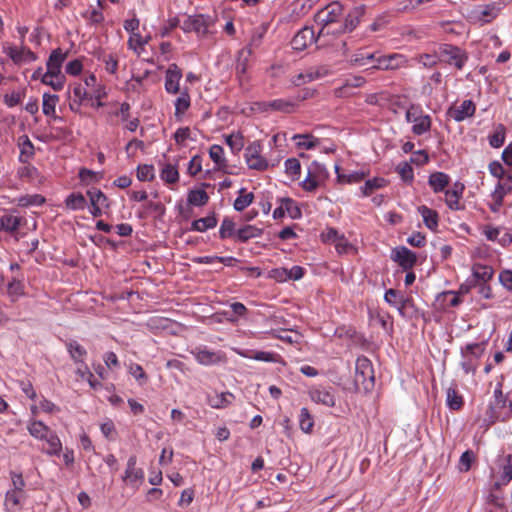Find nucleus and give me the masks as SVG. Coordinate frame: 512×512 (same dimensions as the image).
<instances>
[{
	"mask_svg": "<svg viewBox=\"0 0 512 512\" xmlns=\"http://www.w3.org/2000/svg\"><path fill=\"white\" fill-rule=\"evenodd\" d=\"M25 497V492L10 490L6 493L5 507L8 512H19L21 509V500Z\"/></svg>",
	"mask_w": 512,
	"mask_h": 512,
	"instance_id": "23",
	"label": "nucleus"
},
{
	"mask_svg": "<svg viewBox=\"0 0 512 512\" xmlns=\"http://www.w3.org/2000/svg\"><path fill=\"white\" fill-rule=\"evenodd\" d=\"M68 53L63 52L61 48L54 49L46 63L47 66V77L48 76H57L58 74H62L61 68L63 62L66 60Z\"/></svg>",
	"mask_w": 512,
	"mask_h": 512,
	"instance_id": "16",
	"label": "nucleus"
},
{
	"mask_svg": "<svg viewBox=\"0 0 512 512\" xmlns=\"http://www.w3.org/2000/svg\"><path fill=\"white\" fill-rule=\"evenodd\" d=\"M406 63L405 57L401 54L382 55L377 61L378 70H395Z\"/></svg>",
	"mask_w": 512,
	"mask_h": 512,
	"instance_id": "18",
	"label": "nucleus"
},
{
	"mask_svg": "<svg viewBox=\"0 0 512 512\" xmlns=\"http://www.w3.org/2000/svg\"><path fill=\"white\" fill-rule=\"evenodd\" d=\"M369 49L368 48H361L358 49L350 58V62L352 65L357 67H365L366 66V60L369 58Z\"/></svg>",
	"mask_w": 512,
	"mask_h": 512,
	"instance_id": "60",
	"label": "nucleus"
},
{
	"mask_svg": "<svg viewBox=\"0 0 512 512\" xmlns=\"http://www.w3.org/2000/svg\"><path fill=\"white\" fill-rule=\"evenodd\" d=\"M506 137V128L503 124H498L495 127L494 132L489 135L488 140L489 144L493 148H500L504 142Z\"/></svg>",
	"mask_w": 512,
	"mask_h": 512,
	"instance_id": "41",
	"label": "nucleus"
},
{
	"mask_svg": "<svg viewBox=\"0 0 512 512\" xmlns=\"http://www.w3.org/2000/svg\"><path fill=\"white\" fill-rule=\"evenodd\" d=\"M501 480L503 484H508L512 480V454H508L504 459Z\"/></svg>",
	"mask_w": 512,
	"mask_h": 512,
	"instance_id": "64",
	"label": "nucleus"
},
{
	"mask_svg": "<svg viewBox=\"0 0 512 512\" xmlns=\"http://www.w3.org/2000/svg\"><path fill=\"white\" fill-rule=\"evenodd\" d=\"M91 205H98L104 208H109L110 203L107 196L99 189L92 188L87 191Z\"/></svg>",
	"mask_w": 512,
	"mask_h": 512,
	"instance_id": "45",
	"label": "nucleus"
},
{
	"mask_svg": "<svg viewBox=\"0 0 512 512\" xmlns=\"http://www.w3.org/2000/svg\"><path fill=\"white\" fill-rule=\"evenodd\" d=\"M27 429L32 437L39 440H44V438L52 431L50 427L38 420L30 421Z\"/></svg>",
	"mask_w": 512,
	"mask_h": 512,
	"instance_id": "26",
	"label": "nucleus"
},
{
	"mask_svg": "<svg viewBox=\"0 0 512 512\" xmlns=\"http://www.w3.org/2000/svg\"><path fill=\"white\" fill-rule=\"evenodd\" d=\"M440 55L444 60L461 70L468 61V54L465 50L451 44H444L440 47Z\"/></svg>",
	"mask_w": 512,
	"mask_h": 512,
	"instance_id": "6",
	"label": "nucleus"
},
{
	"mask_svg": "<svg viewBox=\"0 0 512 512\" xmlns=\"http://www.w3.org/2000/svg\"><path fill=\"white\" fill-rule=\"evenodd\" d=\"M45 203V198L40 194L25 195L18 199V205L21 207L40 206Z\"/></svg>",
	"mask_w": 512,
	"mask_h": 512,
	"instance_id": "54",
	"label": "nucleus"
},
{
	"mask_svg": "<svg viewBox=\"0 0 512 512\" xmlns=\"http://www.w3.org/2000/svg\"><path fill=\"white\" fill-rule=\"evenodd\" d=\"M234 395L230 392H222L217 394L215 397L208 398V404L215 409H222L229 406L232 403Z\"/></svg>",
	"mask_w": 512,
	"mask_h": 512,
	"instance_id": "32",
	"label": "nucleus"
},
{
	"mask_svg": "<svg viewBox=\"0 0 512 512\" xmlns=\"http://www.w3.org/2000/svg\"><path fill=\"white\" fill-rule=\"evenodd\" d=\"M484 354L483 343H472L462 348V355L464 358H472L474 361L479 359Z\"/></svg>",
	"mask_w": 512,
	"mask_h": 512,
	"instance_id": "44",
	"label": "nucleus"
},
{
	"mask_svg": "<svg viewBox=\"0 0 512 512\" xmlns=\"http://www.w3.org/2000/svg\"><path fill=\"white\" fill-rule=\"evenodd\" d=\"M417 210L420 213V215L422 216L425 226L428 229L435 231L437 229L438 223H439L438 212L436 210H433V209L425 206V205L419 206L417 208Z\"/></svg>",
	"mask_w": 512,
	"mask_h": 512,
	"instance_id": "20",
	"label": "nucleus"
},
{
	"mask_svg": "<svg viewBox=\"0 0 512 512\" xmlns=\"http://www.w3.org/2000/svg\"><path fill=\"white\" fill-rule=\"evenodd\" d=\"M387 185V180L382 177H374L365 181L361 187L363 196H370L375 190L383 188Z\"/></svg>",
	"mask_w": 512,
	"mask_h": 512,
	"instance_id": "33",
	"label": "nucleus"
},
{
	"mask_svg": "<svg viewBox=\"0 0 512 512\" xmlns=\"http://www.w3.org/2000/svg\"><path fill=\"white\" fill-rule=\"evenodd\" d=\"M182 78V70L177 64L169 65L165 73V90L169 94H177L180 90V80Z\"/></svg>",
	"mask_w": 512,
	"mask_h": 512,
	"instance_id": "13",
	"label": "nucleus"
},
{
	"mask_svg": "<svg viewBox=\"0 0 512 512\" xmlns=\"http://www.w3.org/2000/svg\"><path fill=\"white\" fill-rule=\"evenodd\" d=\"M58 101H59L58 95L44 93L43 94V104H42L43 113L46 116H51L53 118H56L55 108H56V104L58 103Z\"/></svg>",
	"mask_w": 512,
	"mask_h": 512,
	"instance_id": "34",
	"label": "nucleus"
},
{
	"mask_svg": "<svg viewBox=\"0 0 512 512\" xmlns=\"http://www.w3.org/2000/svg\"><path fill=\"white\" fill-rule=\"evenodd\" d=\"M65 204L68 209L83 210L87 205V201L82 193L74 192L67 196Z\"/></svg>",
	"mask_w": 512,
	"mask_h": 512,
	"instance_id": "35",
	"label": "nucleus"
},
{
	"mask_svg": "<svg viewBox=\"0 0 512 512\" xmlns=\"http://www.w3.org/2000/svg\"><path fill=\"white\" fill-rule=\"evenodd\" d=\"M344 7L341 3L331 2L314 15V22L318 26V38L334 35L343 18Z\"/></svg>",
	"mask_w": 512,
	"mask_h": 512,
	"instance_id": "1",
	"label": "nucleus"
},
{
	"mask_svg": "<svg viewBox=\"0 0 512 512\" xmlns=\"http://www.w3.org/2000/svg\"><path fill=\"white\" fill-rule=\"evenodd\" d=\"M368 173L364 171H356L350 174H338V180L343 183H360L365 179Z\"/></svg>",
	"mask_w": 512,
	"mask_h": 512,
	"instance_id": "61",
	"label": "nucleus"
},
{
	"mask_svg": "<svg viewBox=\"0 0 512 512\" xmlns=\"http://www.w3.org/2000/svg\"><path fill=\"white\" fill-rule=\"evenodd\" d=\"M374 384L375 376L371 361L365 356L358 357L355 363L354 377L356 390L369 392L374 388Z\"/></svg>",
	"mask_w": 512,
	"mask_h": 512,
	"instance_id": "2",
	"label": "nucleus"
},
{
	"mask_svg": "<svg viewBox=\"0 0 512 512\" xmlns=\"http://www.w3.org/2000/svg\"><path fill=\"white\" fill-rule=\"evenodd\" d=\"M450 182L449 176L444 172H434L428 178V184L435 193L444 191Z\"/></svg>",
	"mask_w": 512,
	"mask_h": 512,
	"instance_id": "22",
	"label": "nucleus"
},
{
	"mask_svg": "<svg viewBox=\"0 0 512 512\" xmlns=\"http://www.w3.org/2000/svg\"><path fill=\"white\" fill-rule=\"evenodd\" d=\"M512 191V184L507 182L499 181L491 194L492 200H497L498 202H502L504 197Z\"/></svg>",
	"mask_w": 512,
	"mask_h": 512,
	"instance_id": "52",
	"label": "nucleus"
},
{
	"mask_svg": "<svg viewBox=\"0 0 512 512\" xmlns=\"http://www.w3.org/2000/svg\"><path fill=\"white\" fill-rule=\"evenodd\" d=\"M470 287L462 284L458 291H444L439 293L435 299V307L439 310H446L449 307L458 306L462 300L461 295H465L469 292Z\"/></svg>",
	"mask_w": 512,
	"mask_h": 512,
	"instance_id": "4",
	"label": "nucleus"
},
{
	"mask_svg": "<svg viewBox=\"0 0 512 512\" xmlns=\"http://www.w3.org/2000/svg\"><path fill=\"white\" fill-rule=\"evenodd\" d=\"M318 38L313 27L305 26L293 37L291 44L293 49L302 51L314 43Z\"/></svg>",
	"mask_w": 512,
	"mask_h": 512,
	"instance_id": "12",
	"label": "nucleus"
},
{
	"mask_svg": "<svg viewBox=\"0 0 512 512\" xmlns=\"http://www.w3.org/2000/svg\"><path fill=\"white\" fill-rule=\"evenodd\" d=\"M365 9L363 6L354 7L344 17L338 26L337 34H344L352 32L360 23L361 18L364 16Z\"/></svg>",
	"mask_w": 512,
	"mask_h": 512,
	"instance_id": "11",
	"label": "nucleus"
},
{
	"mask_svg": "<svg viewBox=\"0 0 512 512\" xmlns=\"http://www.w3.org/2000/svg\"><path fill=\"white\" fill-rule=\"evenodd\" d=\"M4 51L17 65L31 63L37 60V55L23 44L20 47L5 44Z\"/></svg>",
	"mask_w": 512,
	"mask_h": 512,
	"instance_id": "7",
	"label": "nucleus"
},
{
	"mask_svg": "<svg viewBox=\"0 0 512 512\" xmlns=\"http://www.w3.org/2000/svg\"><path fill=\"white\" fill-rule=\"evenodd\" d=\"M285 172L296 180L300 177L301 165L298 159L289 158L285 161Z\"/></svg>",
	"mask_w": 512,
	"mask_h": 512,
	"instance_id": "57",
	"label": "nucleus"
},
{
	"mask_svg": "<svg viewBox=\"0 0 512 512\" xmlns=\"http://www.w3.org/2000/svg\"><path fill=\"white\" fill-rule=\"evenodd\" d=\"M180 27L185 33L195 32L205 36L208 33V17L203 14L189 16Z\"/></svg>",
	"mask_w": 512,
	"mask_h": 512,
	"instance_id": "9",
	"label": "nucleus"
},
{
	"mask_svg": "<svg viewBox=\"0 0 512 512\" xmlns=\"http://www.w3.org/2000/svg\"><path fill=\"white\" fill-rule=\"evenodd\" d=\"M224 150L222 146L214 144L209 149V156L212 159V161L217 165V168L219 170H223L226 172L227 168V162L224 158Z\"/></svg>",
	"mask_w": 512,
	"mask_h": 512,
	"instance_id": "31",
	"label": "nucleus"
},
{
	"mask_svg": "<svg viewBox=\"0 0 512 512\" xmlns=\"http://www.w3.org/2000/svg\"><path fill=\"white\" fill-rule=\"evenodd\" d=\"M252 55V49L243 48L238 53V59L236 63V75L239 78L240 82L243 81V76L246 74L248 69V61L249 57Z\"/></svg>",
	"mask_w": 512,
	"mask_h": 512,
	"instance_id": "24",
	"label": "nucleus"
},
{
	"mask_svg": "<svg viewBox=\"0 0 512 512\" xmlns=\"http://www.w3.org/2000/svg\"><path fill=\"white\" fill-rule=\"evenodd\" d=\"M129 373L138 381L140 385H144L148 382V375L140 364L132 363L128 367Z\"/></svg>",
	"mask_w": 512,
	"mask_h": 512,
	"instance_id": "58",
	"label": "nucleus"
},
{
	"mask_svg": "<svg viewBox=\"0 0 512 512\" xmlns=\"http://www.w3.org/2000/svg\"><path fill=\"white\" fill-rule=\"evenodd\" d=\"M42 83L51 86L55 91H60L64 87L65 75L58 74L57 76H48L47 72L42 76Z\"/></svg>",
	"mask_w": 512,
	"mask_h": 512,
	"instance_id": "51",
	"label": "nucleus"
},
{
	"mask_svg": "<svg viewBox=\"0 0 512 512\" xmlns=\"http://www.w3.org/2000/svg\"><path fill=\"white\" fill-rule=\"evenodd\" d=\"M262 234V228L247 224L237 229L235 241L245 243L250 239L260 237Z\"/></svg>",
	"mask_w": 512,
	"mask_h": 512,
	"instance_id": "19",
	"label": "nucleus"
},
{
	"mask_svg": "<svg viewBox=\"0 0 512 512\" xmlns=\"http://www.w3.org/2000/svg\"><path fill=\"white\" fill-rule=\"evenodd\" d=\"M396 171L401 176L402 180L405 182H412L414 175H413V168L408 162H401L398 164Z\"/></svg>",
	"mask_w": 512,
	"mask_h": 512,
	"instance_id": "63",
	"label": "nucleus"
},
{
	"mask_svg": "<svg viewBox=\"0 0 512 512\" xmlns=\"http://www.w3.org/2000/svg\"><path fill=\"white\" fill-rule=\"evenodd\" d=\"M295 103L286 99H276L269 102H264L263 107L265 110L271 109L284 113H292L295 109Z\"/></svg>",
	"mask_w": 512,
	"mask_h": 512,
	"instance_id": "25",
	"label": "nucleus"
},
{
	"mask_svg": "<svg viewBox=\"0 0 512 512\" xmlns=\"http://www.w3.org/2000/svg\"><path fill=\"white\" fill-rule=\"evenodd\" d=\"M476 106L472 100H464L459 106H452L448 114L457 122H461L474 115Z\"/></svg>",
	"mask_w": 512,
	"mask_h": 512,
	"instance_id": "17",
	"label": "nucleus"
},
{
	"mask_svg": "<svg viewBox=\"0 0 512 512\" xmlns=\"http://www.w3.org/2000/svg\"><path fill=\"white\" fill-rule=\"evenodd\" d=\"M446 401L447 405L452 410H459L464 404L463 397L453 387L447 389Z\"/></svg>",
	"mask_w": 512,
	"mask_h": 512,
	"instance_id": "46",
	"label": "nucleus"
},
{
	"mask_svg": "<svg viewBox=\"0 0 512 512\" xmlns=\"http://www.w3.org/2000/svg\"><path fill=\"white\" fill-rule=\"evenodd\" d=\"M179 93L180 95L176 98L174 102V114L178 120H181L191 105V98L186 88L180 91Z\"/></svg>",
	"mask_w": 512,
	"mask_h": 512,
	"instance_id": "21",
	"label": "nucleus"
},
{
	"mask_svg": "<svg viewBox=\"0 0 512 512\" xmlns=\"http://www.w3.org/2000/svg\"><path fill=\"white\" fill-rule=\"evenodd\" d=\"M217 225V218L215 213L206 217L194 220L191 224V230L198 232H205L207 229L214 228Z\"/></svg>",
	"mask_w": 512,
	"mask_h": 512,
	"instance_id": "29",
	"label": "nucleus"
},
{
	"mask_svg": "<svg viewBox=\"0 0 512 512\" xmlns=\"http://www.w3.org/2000/svg\"><path fill=\"white\" fill-rule=\"evenodd\" d=\"M236 232H237V229H236L235 222L231 218L225 217L222 220V223H221V226H220V229H219V237H220V239L225 240V239H228V238H231V237H234V239H235L236 238Z\"/></svg>",
	"mask_w": 512,
	"mask_h": 512,
	"instance_id": "39",
	"label": "nucleus"
},
{
	"mask_svg": "<svg viewBox=\"0 0 512 512\" xmlns=\"http://www.w3.org/2000/svg\"><path fill=\"white\" fill-rule=\"evenodd\" d=\"M136 456H130L127 462V468L123 476V481L129 483L133 487H138L144 480V472L141 468L136 467Z\"/></svg>",
	"mask_w": 512,
	"mask_h": 512,
	"instance_id": "15",
	"label": "nucleus"
},
{
	"mask_svg": "<svg viewBox=\"0 0 512 512\" xmlns=\"http://www.w3.org/2000/svg\"><path fill=\"white\" fill-rule=\"evenodd\" d=\"M19 147V161L21 163H27L34 156V145L27 136H24L23 141L19 144Z\"/></svg>",
	"mask_w": 512,
	"mask_h": 512,
	"instance_id": "42",
	"label": "nucleus"
},
{
	"mask_svg": "<svg viewBox=\"0 0 512 512\" xmlns=\"http://www.w3.org/2000/svg\"><path fill=\"white\" fill-rule=\"evenodd\" d=\"M500 12V6L495 3H489L484 6H477L473 8L469 14L468 18L473 23H479L481 25L490 23L494 20Z\"/></svg>",
	"mask_w": 512,
	"mask_h": 512,
	"instance_id": "5",
	"label": "nucleus"
},
{
	"mask_svg": "<svg viewBox=\"0 0 512 512\" xmlns=\"http://www.w3.org/2000/svg\"><path fill=\"white\" fill-rule=\"evenodd\" d=\"M72 91L75 98L74 101H77L79 105L85 100H92L91 92H88L87 88L82 83L74 84Z\"/></svg>",
	"mask_w": 512,
	"mask_h": 512,
	"instance_id": "53",
	"label": "nucleus"
},
{
	"mask_svg": "<svg viewBox=\"0 0 512 512\" xmlns=\"http://www.w3.org/2000/svg\"><path fill=\"white\" fill-rule=\"evenodd\" d=\"M44 440L47 443V448L44 449V452L51 456H59L62 451V443L57 434L51 431Z\"/></svg>",
	"mask_w": 512,
	"mask_h": 512,
	"instance_id": "27",
	"label": "nucleus"
},
{
	"mask_svg": "<svg viewBox=\"0 0 512 512\" xmlns=\"http://www.w3.org/2000/svg\"><path fill=\"white\" fill-rule=\"evenodd\" d=\"M391 259L405 271L410 270L417 262L415 252L409 250L405 246L396 247L391 252Z\"/></svg>",
	"mask_w": 512,
	"mask_h": 512,
	"instance_id": "10",
	"label": "nucleus"
},
{
	"mask_svg": "<svg viewBox=\"0 0 512 512\" xmlns=\"http://www.w3.org/2000/svg\"><path fill=\"white\" fill-rule=\"evenodd\" d=\"M293 140H299L296 143L297 147L304 149H312L319 143V140L311 134H296L293 136Z\"/></svg>",
	"mask_w": 512,
	"mask_h": 512,
	"instance_id": "49",
	"label": "nucleus"
},
{
	"mask_svg": "<svg viewBox=\"0 0 512 512\" xmlns=\"http://www.w3.org/2000/svg\"><path fill=\"white\" fill-rule=\"evenodd\" d=\"M196 359L200 364L212 365L217 363L220 360V357L215 352L200 350L196 354Z\"/></svg>",
	"mask_w": 512,
	"mask_h": 512,
	"instance_id": "56",
	"label": "nucleus"
},
{
	"mask_svg": "<svg viewBox=\"0 0 512 512\" xmlns=\"http://www.w3.org/2000/svg\"><path fill=\"white\" fill-rule=\"evenodd\" d=\"M21 224V218L11 214H5L0 218V229L13 233Z\"/></svg>",
	"mask_w": 512,
	"mask_h": 512,
	"instance_id": "36",
	"label": "nucleus"
},
{
	"mask_svg": "<svg viewBox=\"0 0 512 512\" xmlns=\"http://www.w3.org/2000/svg\"><path fill=\"white\" fill-rule=\"evenodd\" d=\"M462 196L457 195L453 190L445 191V203L451 210H461L464 208L463 205L460 204V199Z\"/></svg>",
	"mask_w": 512,
	"mask_h": 512,
	"instance_id": "59",
	"label": "nucleus"
},
{
	"mask_svg": "<svg viewBox=\"0 0 512 512\" xmlns=\"http://www.w3.org/2000/svg\"><path fill=\"white\" fill-rule=\"evenodd\" d=\"M24 284L17 278H12L7 284V294L12 302L24 295Z\"/></svg>",
	"mask_w": 512,
	"mask_h": 512,
	"instance_id": "37",
	"label": "nucleus"
},
{
	"mask_svg": "<svg viewBox=\"0 0 512 512\" xmlns=\"http://www.w3.org/2000/svg\"><path fill=\"white\" fill-rule=\"evenodd\" d=\"M384 300L390 305L397 307L402 317H406L408 309L414 308L413 300L411 298H404L396 289H388L385 292Z\"/></svg>",
	"mask_w": 512,
	"mask_h": 512,
	"instance_id": "8",
	"label": "nucleus"
},
{
	"mask_svg": "<svg viewBox=\"0 0 512 512\" xmlns=\"http://www.w3.org/2000/svg\"><path fill=\"white\" fill-rule=\"evenodd\" d=\"M160 177L163 181H165L168 184H175L179 180V172L176 166L166 164L161 170Z\"/></svg>",
	"mask_w": 512,
	"mask_h": 512,
	"instance_id": "47",
	"label": "nucleus"
},
{
	"mask_svg": "<svg viewBox=\"0 0 512 512\" xmlns=\"http://www.w3.org/2000/svg\"><path fill=\"white\" fill-rule=\"evenodd\" d=\"M137 178L139 181H152L154 179L153 165H139L137 167Z\"/></svg>",
	"mask_w": 512,
	"mask_h": 512,
	"instance_id": "62",
	"label": "nucleus"
},
{
	"mask_svg": "<svg viewBox=\"0 0 512 512\" xmlns=\"http://www.w3.org/2000/svg\"><path fill=\"white\" fill-rule=\"evenodd\" d=\"M66 348L70 357L77 363H84V357L87 355L86 349L80 345L76 340H69L66 342Z\"/></svg>",
	"mask_w": 512,
	"mask_h": 512,
	"instance_id": "28",
	"label": "nucleus"
},
{
	"mask_svg": "<svg viewBox=\"0 0 512 512\" xmlns=\"http://www.w3.org/2000/svg\"><path fill=\"white\" fill-rule=\"evenodd\" d=\"M309 396L313 402L327 407H334L336 404L333 388L327 389L323 386H318L309 391Z\"/></svg>",
	"mask_w": 512,
	"mask_h": 512,
	"instance_id": "14",
	"label": "nucleus"
},
{
	"mask_svg": "<svg viewBox=\"0 0 512 512\" xmlns=\"http://www.w3.org/2000/svg\"><path fill=\"white\" fill-rule=\"evenodd\" d=\"M262 145L259 141L250 143L244 153L245 161L248 167L256 171H265L269 167V163L265 157L261 155Z\"/></svg>",
	"mask_w": 512,
	"mask_h": 512,
	"instance_id": "3",
	"label": "nucleus"
},
{
	"mask_svg": "<svg viewBox=\"0 0 512 512\" xmlns=\"http://www.w3.org/2000/svg\"><path fill=\"white\" fill-rule=\"evenodd\" d=\"M245 192V189L242 188L240 190V195L235 199L234 201V209L236 211H243L244 209H246L254 200V194L252 192L250 193H246L243 195V193Z\"/></svg>",
	"mask_w": 512,
	"mask_h": 512,
	"instance_id": "50",
	"label": "nucleus"
},
{
	"mask_svg": "<svg viewBox=\"0 0 512 512\" xmlns=\"http://www.w3.org/2000/svg\"><path fill=\"white\" fill-rule=\"evenodd\" d=\"M412 132L415 135H422L431 129L432 120L429 115H417V118L412 122Z\"/></svg>",
	"mask_w": 512,
	"mask_h": 512,
	"instance_id": "30",
	"label": "nucleus"
},
{
	"mask_svg": "<svg viewBox=\"0 0 512 512\" xmlns=\"http://www.w3.org/2000/svg\"><path fill=\"white\" fill-rule=\"evenodd\" d=\"M245 357L252 358L257 361L264 362H277L278 355L273 352H265V351H248V353L244 354Z\"/></svg>",
	"mask_w": 512,
	"mask_h": 512,
	"instance_id": "55",
	"label": "nucleus"
},
{
	"mask_svg": "<svg viewBox=\"0 0 512 512\" xmlns=\"http://www.w3.org/2000/svg\"><path fill=\"white\" fill-rule=\"evenodd\" d=\"M225 142L234 153L240 152L244 147V138L240 132L225 136Z\"/></svg>",
	"mask_w": 512,
	"mask_h": 512,
	"instance_id": "48",
	"label": "nucleus"
},
{
	"mask_svg": "<svg viewBox=\"0 0 512 512\" xmlns=\"http://www.w3.org/2000/svg\"><path fill=\"white\" fill-rule=\"evenodd\" d=\"M280 204H283L285 213H287L292 219H299L302 216V212L297 202L291 198L279 199Z\"/></svg>",
	"mask_w": 512,
	"mask_h": 512,
	"instance_id": "43",
	"label": "nucleus"
},
{
	"mask_svg": "<svg viewBox=\"0 0 512 512\" xmlns=\"http://www.w3.org/2000/svg\"><path fill=\"white\" fill-rule=\"evenodd\" d=\"M187 200L189 204L201 207L208 203L209 196L205 190L196 189L189 191Z\"/></svg>",
	"mask_w": 512,
	"mask_h": 512,
	"instance_id": "40",
	"label": "nucleus"
},
{
	"mask_svg": "<svg viewBox=\"0 0 512 512\" xmlns=\"http://www.w3.org/2000/svg\"><path fill=\"white\" fill-rule=\"evenodd\" d=\"M299 427L302 432L310 434L314 427V418L308 408L303 407L299 415Z\"/></svg>",
	"mask_w": 512,
	"mask_h": 512,
	"instance_id": "38",
	"label": "nucleus"
}]
</instances>
